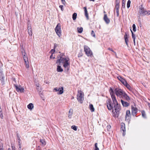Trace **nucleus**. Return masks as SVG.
Masks as SVG:
<instances>
[{
    "label": "nucleus",
    "mask_w": 150,
    "mask_h": 150,
    "mask_svg": "<svg viewBox=\"0 0 150 150\" xmlns=\"http://www.w3.org/2000/svg\"><path fill=\"white\" fill-rule=\"evenodd\" d=\"M71 128L75 131H76L77 130V127L75 125H72L71 126Z\"/></svg>",
    "instance_id": "nucleus-37"
},
{
    "label": "nucleus",
    "mask_w": 150,
    "mask_h": 150,
    "mask_svg": "<svg viewBox=\"0 0 150 150\" xmlns=\"http://www.w3.org/2000/svg\"><path fill=\"white\" fill-rule=\"evenodd\" d=\"M135 39H133V41H134V45H135Z\"/></svg>",
    "instance_id": "nucleus-61"
},
{
    "label": "nucleus",
    "mask_w": 150,
    "mask_h": 150,
    "mask_svg": "<svg viewBox=\"0 0 150 150\" xmlns=\"http://www.w3.org/2000/svg\"><path fill=\"white\" fill-rule=\"evenodd\" d=\"M115 93L116 95L119 97L120 98H121L124 93H125L122 89L118 88H116L115 90Z\"/></svg>",
    "instance_id": "nucleus-4"
},
{
    "label": "nucleus",
    "mask_w": 150,
    "mask_h": 150,
    "mask_svg": "<svg viewBox=\"0 0 150 150\" xmlns=\"http://www.w3.org/2000/svg\"><path fill=\"white\" fill-rule=\"evenodd\" d=\"M34 108V105L32 103L29 104V109L31 110Z\"/></svg>",
    "instance_id": "nucleus-24"
},
{
    "label": "nucleus",
    "mask_w": 150,
    "mask_h": 150,
    "mask_svg": "<svg viewBox=\"0 0 150 150\" xmlns=\"http://www.w3.org/2000/svg\"><path fill=\"white\" fill-rule=\"evenodd\" d=\"M17 138V139H18V141L21 140V139H20V138L19 137H18Z\"/></svg>",
    "instance_id": "nucleus-60"
},
{
    "label": "nucleus",
    "mask_w": 150,
    "mask_h": 150,
    "mask_svg": "<svg viewBox=\"0 0 150 150\" xmlns=\"http://www.w3.org/2000/svg\"><path fill=\"white\" fill-rule=\"evenodd\" d=\"M125 1H122V7L121 8H125Z\"/></svg>",
    "instance_id": "nucleus-33"
},
{
    "label": "nucleus",
    "mask_w": 150,
    "mask_h": 150,
    "mask_svg": "<svg viewBox=\"0 0 150 150\" xmlns=\"http://www.w3.org/2000/svg\"><path fill=\"white\" fill-rule=\"evenodd\" d=\"M82 56V55L81 54H78V57H81Z\"/></svg>",
    "instance_id": "nucleus-63"
},
{
    "label": "nucleus",
    "mask_w": 150,
    "mask_h": 150,
    "mask_svg": "<svg viewBox=\"0 0 150 150\" xmlns=\"http://www.w3.org/2000/svg\"><path fill=\"white\" fill-rule=\"evenodd\" d=\"M77 16V13H74L72 15V18L74 20L76 19Z\"/></svg>",
    "instance_id": "nucleus-32"
},
{
    "label": "nucleus",
    "mask_w": 150,
    "mask_h": 150,
    "mask_svg": "<svg viewBox=\"0 0 150 150\" xmlns=\"http://www.w3.org/2000/svg\"><path fill=\"white\" fill-rule=\"evenodd\" d=\"M36 150H40V146H38Z\"/></svg>",
    "instance_id": "nucleus-58"
},
{
    "label": "nucleus",
    "mask_w": 150,
    "mask_h": 150,
    "mask_svg": "<svg viewBox=\"0 0 150 150\" xmlns=\"http://www.w3.org/2000/svg\"><path fill=\"white\" fill-rule=\"evenodd\" d=\"M21 140L18 141V145L19 146V150H21Z\"/></svg>",
    "instance_id": "nucleus-39"
},
{
    "label": "nucleus",
    "mask_w": 150,
    "mask_h": 150,
    "mask_svg": "<svg viewBox=\"0 0 150 150\" xmlns=\"http://www.w3.org/2000/svg\"><path fill=\"white\" fill-rule=\"evenodd\" d=\"M55 50L54 49H52L51 50L50 52H51L52 54H53L55 52Z\"/></svg>",
    "instance_id": "nucleus-50"
},
{
    "label": "nucleus",
    "mask_w": 150,
    "mask_h": 150,
    "mask_svg": "<svg viewBox=\"0 0 150 150\" xmlns=\"http://www.w3.org/2000/svg\"><path fill=\"white\" fill-rule=\"evenodd\" d=\"M145 13L144 14L143 16H144L145 15H150V11H145Z\"/></svg>",
    "instance_id": "nucleus-31"
},
{
    "label": "nucleus",
    "mask_w": 150,
    "mask_h": 150,
    "mask_svg": "<svg viewBox=\"0 0 150 150\" xmlns=\"http://www.w3.org/2000/svg\"><path fill=\"white\" fill-rule=\"evenodd\" d=\"M126 87L127 88H128L130 90H131L132 89L131 87L130 86V85L129 84L127 85Z\"/></svg>",
    "instance_id": "nucleus-46"
},
{
    "label": "nucleus",
    "mask_w": 150,
    "mask_h": 150,
    "mask_svg": "<svg viewBox=\"0 0 150 150\" xmlns=\"http://www.w3.org/2000/svg\"><path fill=\"white\" fill-rule=\"evenodd\" d=\"M146 10L145 9L143 6V5H141L140 6L139 13L142 16H143L144 14L145 13V11Z\"/></svg>",
    "instance_id": "nucleus-8"
},
{
    "label": "nucleus",
    "mask_w": 150,
    "mask_h": 150,
    "mask_svg": "<svg viewBox=\"0 0 150 150\" xmlns=\"http://www.w3.org/2000/svg\"><path fill=\"white\" fill-rule=\"evenodd\" d=\"M53 58V59L55 58V57H52V54H51V55L50 56V58H51H51Z\"/></svg>",
    "instance_id": "nucleus-59"
},
{
    "label": "nucleus",
    "mask_w": 150,
    "mask_h": 150,
    "mask_svg": "<svg viewBox=\"0 0 150 150\" xmlns=\"http://www.w3.org/2000/svg\"><path fill=\"white\" fill-rule=\"evenodd\" d=\"M117 78L119 80H120L122 83H124L125 81H126L124 79H123L122 77H121L120 76H118L117 77Z\"/></svg>",
    "instance_id": "nucleus-25"
},
{
    "label": "nucleus",
    "mask_w": 150,
    "mask_h": 150,
    "mask_svg": "<svg viewBox=\"0 0 150 150\" xmlns=\"http://www.w3.org/2000/svg\"><path fill=\"white\" fill-rule=\"evenodd\" d=\"M119 7H120L119 4L116 3V4L115 6V9H119Z\"/></svg>",
    "instance_id": "nucleus-35"
},
{
    "label": "nucleus",
    "mask_w": 150,
    "mask_h": 150,
    "mask_svg": "<svg viewBox=\"0 0 150 150\" xmlns=\"http://www.w3.org/2000/svg\"><path fill=\"white\" fill-rule=\"evenodd\" d=\"M57 58L58 59L56 61V63H59V65H60L61 63H64L66 60H68L67 59H69V58H64L62 57H60V58H59V57H57Z\"/></svg>",
    "instance_id": "nucleus-7"
},
{
    "label": "nucleus",
    "mask_w": 150,
    "mask_h": 150,
    "mask_svg": "<svg viewBox=\"0 0 150 150\" xmlns=\"http://www.w3.org/2000/svg\"><path fill=\"white\" fill-rule=\"evenodd\" d=\"M11 148H12V150H16L14 149V147H13V146H12Z\"/></svg>",
    "instance_id": "nucleus-62"
},
{
    "label": "nucleus",
    "mask_w": 150,
    "mask_h": 150,
    "mask_svg": "<svg viewBox=\"0 0 150 150\" xmlns=\"http://www.w3.org/2000/svg\"><path fill=\"white\" fill-rule=\"evenodd\" d=\"M40 142H41L42 144L43 145H45L46 144V142L44 139H40Z\"/></svg>",
    "instance_id": "nucleus-30"
},
{
    "label": "nucleus",
    "mask_w": 150,
    "mask_h": 150,
    "mask_svg": "<svg viewBox=\"0 0 150 150\" xmlns=\"http://www.w3.org/2000/svg\"><path fill=\"white\" fill-rule=\"evenodd\" d=\"M103 19L107 24H108L110 22V20L108 17L107 14H105L103 17Z\"/></svg>",
    "instance_id": "nucleus-18"
},
{
    "label": "nucleus",
    "mask_w": 150,
    "mask_h": 150,
    "mask_svg": "<svg viewBox=\"0 0 150 150\" xmlns=\"http://www.w3.org/2000/svg\"><path fill=\"white\" fill-rule=\"evenodd\" d=\"M142 116L144 118H146V114L144 110H142L141 111Z\"/></svg>",
    "instance_id": "nucleus-28"
},
{
    "label": "nucleus",
    "mask_w": 150,
    "mask_h": 150,
    "mask_svg": "<svg viewBox=\"0 0 150 150\" xmlns=\"http://www.w3.org/2000/svg\"><path fill=\"white\" fill-rule=\"evenodd\" d=\"M107 108L109 110H111L112 109V112L113 113V116L115 117H118V116L117 117H115L113 116L114 113H116V112H115V110L114 107V104H113V103H111L110 99H108L107 100Z\"/></svg>",
    "instance_id": "nucleus-2"
},
{
    "label": "nucleus",
    "mask_w": 150,
    "mask_h": 150,
    "mask_svg": "<svg viewBox=\"0 0 150 150\" xmlns=\"http://www.w3.org/2000/svg\"><path fill=\"white\" fill-rule=\"evenodd\" d=\"M130 111L127 110L126 111V114L125 116L126 120H128L129 119L130 117Z\"/></svg>",
    "instance_id": "nucleus-16"
},
{
    "label": "nucleus",
    "mask_w": 150,
    "mask_h": 150,
    "mask_svg": "<svg viewBox=\"0 0 150 150\" xmlns=\"http://www.w3.org/2000/svg\"><path fill=\"white\" fill-rule=\"evenodd\" d=\"M121 101L122 105L124 107H127L129 105V103L128 102L124 101L123 100L121 99Z\"/></svg>",
    "instance_id": "nucleus-17"
},
{
    "label": "nucleus",
    "mask_w": 150,
    "mask_h": 150,
    "mask_svg": "<svg viewBox=\"0 0 150 150\" xmlns=\"http://www.w3.org/2000/svg\"><path fill=\"white\" fill-rule=\"evenodd\" d=\"M23 58L25 62V64L26 65V67L27 68H28V57L25 56V55H24L23 56Z\"/></svg>",
    "instance_id": "nucleus-15"
},
{
    "label": "nucleus",
    "mask_w": 150,
    "mask_h": 150,
    "mask_svg": "<svg viewBox=\"0 0 150 150\" xmlns=\"http://www.w3.org/2000/svg\"><path fill=\"white\" fill-rule=\"evenodd\" d=\"M64 88L63 87H61L58 88V92L57 94L58 95L62 94L64 92Z\"/></svg>",
    "instance_id": "nucleus-20"
},
{
    "label": "nucleus",
    "mask_w": 150,
    "mask_h": 150,
    "mask_svg": "<svg viewBox=\"0 0 150 150\" xmlns=\"http://www.w3.org/2000/svg\"><path fill=\"white\" fill-rule=\"evenodd\" d=\"M64 53H62L60 54L59 56L58 57H59V58H60V57H63V56H64Z\"/></svg>",
    "instance_id": "nucleus-49"
},
{
    "label": "nucleus",
    "mask_w": 150,
    "mask_h": 150,
    "mask_svg": "<svg viewBox=\"0 0 150 150\" xmlns=\"http://www.w3.org/2000/svg\"><path fill=\"white\" fill-rule=\"evenodd\" d=\"M91 35L93 37L95 38L96 37V35L95 33H94V31L93 30H92L91 33Z\"/></svg>",
    "instance_id": "nucleus-38"
},
{
    "label": "nucleus",
    "mask_w": 150,
    "mask_h": 150,
    "mask_svg": "<svg viewBox=\"0 0 150 150\" xmlns=\"http://www.w3.org/2000/svg\"><path fill=\"white\" fill-rule=\"evenodd\" d=\"M0 150H4V149L2 147H0Z\"/></svg>",
    "instance_id": "nucleus-64"
},
{
    "label": "nucleus",
    "mask_w": 150,
    "mask_h": 150,
    "mask_svg": "<svg viewBox=\"0 0 150 150\" xmlns=\"http://www.w3.org/2000/svg\"><path fill=\"white\" fill-rule=\"evenodd\" d=\"M55 31L59 37L61 35V26L60 23H58L55 29Z\"/></svg>",
    "instance_id": "nucleus-6"
},
{
    "label": "nucleus",
    "mask_w": 150,
    "mask_h": 150,
    "mask_svg": "<svg viewBox=\"0 0 150 150\" xmlns=\"http://www.w3.org/2000/svg\"><path fill=\"white\" fill-rule=\"evenodd\" d=\"M95 150H99V149L97 146V143H96L95 144Z\"/></svg>",
    "instance_id": "nucleus-40"
},
{
    "label": "nucleus",
    "mask_w": 150,
    "mask_h": 150,
    "mask_svg": "<svg viewBox=\"0 0 150 150\" xmlns=\"http://www.w3.org/2000/svg\"><path fill=\"white\" fill-rule=\"evenodd\" d=\"M131 3V1L130 0H129L127 2V7L128 8H129L130 6V5Z\"/></svg>",
    "instance_id": "nucleus-34"
},
{
    "label": "nucleus",
    "mask_w": 150,
    "mask_h": 150,
    "mask_svg": "<svg viewBox=\"0 0 150 150\" xmlns=\"http://www.w3.org/2000/svg\"><path fill=\"white\" fill-rule=\"evenodd\" d=\"M77 100L81 103H83L84 100V94L81 91H78V93L77 95Z\"/></svg>",
    "instance_id": "nucleus-3"
},
{
    "label": "nucleus",
    "mask_w": 150,
    "mask_h": 150,
    "mask_svg": "<svg viewBox=\"0 0 150 150\" xmlns=\"http://www.w3.org/2000/svg\"><path fill=\"white\" fill-rule=\"evenodd\" d=\"M121 130H122L123 132V136H125V125L124 123H122L121 125Z\"/></svg>",
    "instance_id": "nucleus-13"
},
{
    "label": "nucleus",
    "mask_w": 150,
    "mask_h": 150,
    "mask_svg": "<svg viewBox=\"0 0 150 150\" xmlns=\"http://www.w3.org/2000/svg\"><path fill=\"white\" fill-rule=\"evenodd\" d=\"M120 0H116V3L120 4Z\"/></svg>",
    "instance_id": "nucleus-57"
},
{
    "label": "nucleus",
    "mask_w": 150,
    "mask_h": 150,
    "mask_svg": "<svg viewBox=\"0 0 150 150\" xmlns=\"http://www.w3.org/2000/svg\"><path fill=\"white\" fill-rule=\"evenodd\" d=\"M124 39L125 40V42L126 43V44L127 45V46H128V43L129 42V39L128 38L127 36V33H125V34L124 35Z\"/></svg>",
    "instance_id": "nucleus-19"
},
{
    "label": "nucleus",
    "mask_w": 150,
    "mask_h": 150,
    "mask_svg": "<svg viewBox=\"0 0 150 150\" xmlns=\"http://www.w3.org/2000/svg\"><path fill=\"white\" fill-rule=\"evenodd\" d=\"M131 32L132 33V37L133 39H135V35L134 33L131 30Z\"/></svg>",
    "instance_id": "nucleus-36"
},
{
    "label": "nucleus",
    "mask_w": 150,
    "mask_h": 150,
    "mask_svg": "<svg viewBox=\"0 0 150 150\" xmlns=\"http://www.w3.org/2000/svg\"><path fill=\"white\" fill-rule=\"evenodd\" d=\"M89 108L92 112H93L94 111V108L93 107V105L92 104H91L89 105Z\"/></svg>",
    "instance_id": "nucleus-26"
},
{
    "label": "nucleus",
    "mask_w": 150,
    "mask_h": 150,
    "mask_svg": "<svg viewBox=\"0 0 150 150\" xmlns=\"http://www.w3.org/2000/svg\"><path fill=\"white\" fill-rule=\"evenodd\" d=\"M0 116L1 118V119H3V113L2 112H0Z\"/></svg>",
    "instance_id": "nucleus-47"
},
{
    "label": "nucleus",
    "mask_w": 150,
    "mask_h": 150,
    "mask_svg": "<svg viewBox=\"0 0 150 150\" xmlns=\"http://www.w3.org/2000/svg\"><path fill=\"white\" fill-rule=\"evenodd\" d=\"M67 59V60H66V61L63 63L64 64L63 66L65 68H67V70H68L69 69L68 66H69L70 65V63L69 62V59Z\"/></svg>",
    "instance_id": "nucleus-11"
},
{
    "label": "nucleus",
    "mask_w": 150,
    "mask_h": 150,
    "mask_svg": "<svg viewBox=\"0 0 150 150\" xmlns=\"http://www.w3.org/2000/svg\"><path fill=\"white\" fill-rule=\"evenodd\" d=\"M84 9L85 16L87 18V19H88V13L87 10V8L86 7H85L83 8Z\"/></svg>",
    "instance_id": "nucleus-21"
},
{
    "label": "nucleus",
    "mask_w": 150,
    "mask_h": 150,
    "mask_svg": "<svg viewBox=\"0 0 150 150\" xmlns=\"http://www.w3.org/2000/svg\"><path fill=\"white\" fill-rule=\"evenodd\" d=\"M59 7L61 8V10L62 11H63V9L62 8V7H63V6L62 5H60V6H59Z\"/></svg>",
    "instance_id": "nucleus-56"
},
{
    "label": "nucleus",
    "mask_w": 150,
    "mask_h": 150,
    "mask_svg": "<svg viewBox=\"0 0 150 150\" xmlns=\"http://www.w3.org/2000/svg\"><path fill=\"white\" fill-rule=\"evenodd\" d=\"M61 1H62V3L63 4H65V3H66V2H65V0H61Z\"/></svg>",
    "instance_id": "nucleus-55"
},
{
    "label": "nucleus",
    "mask_w": 150,
    "mask_h": 150,
    "mask_svg": "<svg viewBox=\"0 0 150 150\" xmlns=\"http://www.w3.org/2000/svg\"><path fill=\"white\" fill-rule=\"evenodd\" d=\"M108 50H110V51H111L112 52H114V53L115 54V55H116V53L115 52H114V51L112 50V48H108Z\"/></svg>",
    "instance_id": "nucleus-45"
},
{
    "label": "nucleus",
    "mask_w": 150,
    "mask_h": 150,
    "mask_svg": "<svg viewBox=\"0 0 150 150\" xmlns=\"http://www.w3.org/2000/svg\"><path fill=\"white\" fill-rule=\"evenodd\" d=\"M137 108L132 106V114L133 115H134L137 112Z\"/></svg>",
    "instance_id": "nucleus-14"
},
{
    "label": "nucleus",
    "mask_w": 150,
    "mask_h": 150,
    "mask_svg": "<svg viewBox=\"0 0 150 150\" xmlns=\"http://www.w3.org/2000/svg\"><path fill=\"white\" fill-rule=\"evenodd\" d=\"M39 95L40 96V97H41V98H42V96H43V94H42V93H39ZM42 99L43 100V99L42 98Z\"/></svg>",
    "instance_id": "nucleus-53"
},
{
    "label": "nucleus",
    "mask_w": 150,
    "mask_h": 150,
    "mask_svg": "<svg viewBox=\"0 0 150 150\" xmlns=\"http://www.w3.org/2000/svg\"><path fill=\"white\" fill-rule=\"evenodd\" d=\"M121 98L127 101H129L130 99V98L127 95L125 92L124 93L122 97H121Z\"/></svg>",
    "instance_id": "nucleus-12"
},
{
    "label": "nucleus",
    "mask_w": 150,
    "mask_h": 150,
    "mask_svg": "<svg viewBox=\"0 0 150 150\" xmlns=\"http://www.w3.org/2000/svg\"><path fill=\"white\" fill-rule=\"evenodd\" d=\"M72 115V110H70L69 111V115L68 117L69 118H70L71 117V116Z\"/></svg>",
    "instance_id": "nucleus-27"
},
{
    "label": "nucleus",
    "mask_w": 150,
    "mask_h": 150,
    "mask_svg": "<svg viewBox=\"0 0 150 150\" xmlns=\"http://www.w3.org/2000/svg\"><path fill=\"white\" fill-rule=\"evenodd\" d=\"M58 88H58L57 87H56V88H54L53 90V91H55V92L58 91Z\"/></svg>",
    "instance_id": "nucleus-44"
},
{
    "label": "nucleus",
    "mask_w": 150,
    "mask_h": 150,
    "mask_svg": "<svg viewBox=\"0 0 150 150\" xmlns=\"http://www.w3.org/2000/svg\"><path fill=\"white\" fill-rule=\"evenodd\" d=\"M60 65H59V63H58V65L57 66V71L59 72H62L63 71V69L62 68Z\"/></svg>",
    "instance_id": "nucleus-22"
},
{
    "label": "nucleus",
    "mask_w": 150,
    "mask_h": 150,
    "mask_svg": "<svg viewBox=\"0 0 150 150\" xmlns=\"http://www.w3.org/2000/svg\"><path fill=\"white\" fill-rule=\"evenodd\" d=\"M30 33H29V35H32V30L31 29V28H30Z\"/></svg>",
    "instance_id": "nucleus-51"
},
{
    "label": "nucleus",
    "mask_w": 150,
    "mask_h": 150,
    "mask_svg": "<svg viewBox=\"0 0 150 150\" xmlns=\"http://www.w3.org/2000/svg\"><path fill=\"white\" fill-rule=\"evenodd\" d=\"M36 89L37 90L38 93H40L42 90L41 87H40V86H39L38 87H36Z\"/></svg>",
    "instance_id": "nucleus-29"
},
{
    "label": "nucleus",
    "mask_w": 150,
    "mask_h": 150,
    "mask_svg": "<svg viewBox=\"0 0 150 150\" xmlns=\"http://www.w3.org/2000/svg\"><path fill=\"white\" fill-rule=\"evenodd\" d=\"M111 127L110 125H108L107 126V128L108 129H110L111 128Z\"/></svg>",
    "instance_id": "nucleus-54"
},
{
    "label": "nucleus",
    "mask_w": 150,
    "mask_h": 150,
    "mask_svg": "<svg viewBox=\"0 0 150 150\" xmlns=\"http://www.w3.org/2000/svg\"><path fill=\"white\" fill-rule=\"evenodd\" d=\"M77 30L79 33H81L83 31V28L82 27H78L77 28Z\"/></svg>",
    "instance_id": "nucleus-23"
},
{
    "label": "nucleus",
    "mask_w": 150,
    "mask_h": 150,
    "mask_svg": "<svg viewBox=\"0 0 150 150\" xmlns=\"http://www.w3.org/2000/svg\"><path fill=\"white\" fill-rule=\"evenodd\" d=\"M35 84L36 87H38V86H40V84L36 81H35Z\"/></svg>",
    "instance_id": "nucleus-42"
},
{
    "label": "nucleus",
    "mask_w": 150,
    "mask_h": 150,
    "mask_svg": "<svg viewBox=\"0 0 150 150\" xmlns=\"http://www.w3.org/2000/svg\"><path fill=\"white\" fill-rule=\"evenodd\" d=\"M84 50L86 55L88 57L91 56L93 55V53L90 48L88 46H84Z\"/></svg>",
    "instance_id": "nucleus-5"
},
{
    "label": "nucleus",
    "mask_w": 150,
    "mask_h": 150,
    "mask_svg": "<svg viewBox=\"0 0 150 150\" xmlns=\"http://www.w3.org/2000/svg\"><path fill=\"white\" fill-rule=\"evenodd\" d=\"M109 92L112 98L113 104H114V107L116 113H114L113 116L115 117H117L119 115V111L120 110V105L119 104L116 99L114 91L111 88H110Z\"/></svg>",
    "instance_id": "nucleus-1"
},
{
    "label": "nucleus",
    "mask_w": 150,
    "mask_h": 150,
    "mask_svg": "<svg viewBox=\"0 0 150 150\" xmlns=\"http://www.w3.org/2000/svg\"><path fill=\"white\" fill-rule=\"evenodd\" d=\"M4 76L2 71H0V79L2 85L5 84Z\"/></svg>",
    "instance_id": "nucleus-9"
},
{
    "label": "nucleus",
    "mask_w": 150,
    "mask_h": 150,
    "mask_svg": "<svg viewBox=\"0 0 150 150\" xmlns=\"http://www.w3.org/2000/svg\"><path fill=\"white\" fill-rule=\"evenodd\" d=\"M14 86H15L17 92H20L21 93H22L23 92L24 90L23 88L22 87L20 86H18L15 85H14Z\"/></svg>",
    "instance_id": "nucleus-10"
},
{
    "label": "nucleus",
    "mask_w": 150,
    "mask_h": 150,
    "mask_svg": "<svg viewBox=\"0 0 150 150\" xmlns=\"http://www.w3.org/2000/svg\"><path fill=\"white\" fill-rule=\"evenodd\" d=\"M58 45L57 44L54 43V49H55L57 46Z\"/></svg>",
    "instance_id": "nucleus-52"
},
{
    "label": "nucleus",
    "mask_w": 150,
    "mask_h": 150,
    "mask_svg": "<svg viewBox=\"0 0 150 150\" xmlns=\"http://www.w3.org/2000/svg\"><path fill=\"white\" fill-rule=\"evenodd\" d=\"M116 13H117V17H118L119 16V9H115Z\"/></svg>",
    "instance_id": "nucleus-43"
},
{
    "label": "nucleus",
    "mask_w": 150,
    "mask_h": 150,
    "mask_svg": "<svg viewBox=\"0 0 150 150\" xmlns=\"http://www.w3.org/2000/svg\"><path fill=\"white\" fill-rule=\"evenodd\" d=\"M123 84L125 85L126 86H127V85H128L129 84L127 83V82L125 81L124 83H123Z\"/></svg>",
    "instance_id": "nucleus-48"
},
{
    "label": "nucleus",
    "mask_w": 150,
    "mask_h": 150,
    "mask_svg": "<svg viewBox=\"0 0 150 150\" xmlns=\"http://www.w3.org/2000/svg\"><path fill=\"white\" fill-rule=\"evenodd\" d=\"M133 30L135 32L136 31V26L135 24H133L132 25Z\"/></svg>",
    "instance_id": "nucleus-41"
}]
</instances>
